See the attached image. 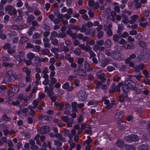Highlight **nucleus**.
Listing matches in <instances>:
<instances>
[{"mask_svg":"<svg viewBox=\"0 0 150 150\" xmlns=\"http://www.w3.org/2000/svg\"><path fill=\"white\" fill-rule=\"evenodd\" d=\"M41 51V54L44 55H47L50 53L49 50L47 49L42 50Z\"/></svg>","mask_w":150,"mask_h":150,"instance_id":"nucleus-32","label":"nucleus"},{"mask_svg":"<svg viewBox=\"0 0 150 150\" xmlns=\"http://www.w3.org/2000/svg\"><path fill=\"white\" fill-rule=\"evenodd\" d=\"M11 45L10 43L6 42L3 46V47L4 50L7 49L8 50L11 47Z\"/></svg>","mask_w":150,"mask_h":150,"instance_id":"nucleus-44","label":"nucleus"},{"mask_svg":"<svg viewBox=\"0 0 150 150\" xmlns=\"http://www.w3.org/2000/svg\"><path fill=\"white\" fill-rule=\"evenodd\" d=\"M125 148L127 150H135L136 148L131 145L126 144L125 145Z\"/></svg>","mask_w":150,"mask_h":150,"instance_id":"nucleus-31","label":"nucleus"},{"mask_svg":"<svg viewBox=\"0 0 150 150\" xmlns=\"http://www.w3.org/2000/svg\"><path fill=\"white\" fill-rule=\"evenodd\" d=\"M14 71L13 70H10L8 71L6 73V76L9 77L14 74Z\"/></svg>","mask_w":150,"mask_h":150,"instance_id":"nucleus-61","label":"nucleus"},{"mask_svg":"<svg viewBox=\"0 0 150 150\" xmlns=\"http://www.w3.org/2000/svg\"><path fill=\"white\" fill-rule=\"evenodd\" d=\"M115 145L119 148H123L124 146L123 141L120 139H117L115 143Z\"/></svg>","mask_w":150,"mask_h":150,"instance_id":"nucleus-12","label":"nucleus"},{"mask_svg":"<svg viewBox=\"0 0 150 150\" xmlns=\"http://www.w3.org/2000/svg\"><path fill=\"white\" fill-rule=\"evenodd\" d=\"M7 125L4 124V123H2L1 124H0V130L1 131H3L5 129H7Z\"/></svg>","mask_w":150,"mask_h":150,"instance_id":"nucleus-50","label":"nucleus"},{"mask_svg":"<svg viewBox=\"0 0 150 150\" xmlns=\"http://www.w3.org/2000/svg\"><path fill=\"white\" fill-rule=\"evenodd\" d=\"M136 6V2L134 1L131 2L129 7L131 9H135Z\"/></svg>","mask_w":150,"mask_h":150,"instance_id":"nucleus-54","label":"nucleus"},{"mask_svg":"<svg viewBox=\"0 0 150 150\" xmlns=\"http://www.w3.org/2000/svg\"><path fill=\"white\" fill-rule=\"evenodd\" d=\"M97 103V101L95 100H89L87 103V105L88 106L95 105Z\"/></svg>","mask_w":150,"mask_h":150,"instance_id":"nucleus-55","label":"nucleus"},{"mask_svg":"<svg viewBox=\"0 0 150 150\" xmlns=\"http://www.w3.org/2000/svg\"><path fill=\"white\" fill-rule=\"evenodd\" d=\"M116 87L115 84L114 83H112L111 86V88L110 89L109 92L110 93H112L115 91Z\"/></svg>","mask_w":150,"mask_h":150,"instance_id":"nucleus-45","label":"nucleus"},{"mask_svg":"<svg viewBox=\"0 0 150 150\" xmlns=\"http://www.w3.org/2000/svg\"><path fill=\"white\" fill-rule=\"evenodd\" d=\"M84 61V59L83 58L79 57L78 59L77 62L79 64V68H82L83 67V63Z\"/></svg>","mask_w":150,"mask_h":150,"instance_id":"nucleus-26","label":"nucleus"},{"mask_svg":"<svg viewBox=\"0 0 150 150\" xmlns=\"http://www.w3.org/2000/svg\"><path fill=\"white\" fill-rule=\"evenodd\" d=\"M24 95L23 93H21L18 96V101L19 100L21 103L22 102V101L23 100Z\"/></svg>","mask_w":150,"mask_h":150,"instance_id":"nucleus-60","label":"nucleus"},{"mask_svg":"<svg viewBox=\"0 0 150 150\" xmlns=\"http://www.w3.org/2000/svg\"><path fill=\"white\" fill-rule=\"evenodd\" d=\"M66 36V34L64 32H62L58 35V37L63 38Z\"/></svg>","mask_w":150,"mask_h":150,"instance_id":"nucleus-59","label":"nucleus"},{"mask_svg":"<svg viewBox=\"0 0 150 150\" xmlns=\"http://www.w3.org/2000/svg\"><path fill=\"white\" fill-rule=\"evenodd\" d=\"M3 118L5 121H9L11 120V117H8L7 115L5 114L3 115Z\"/></svg>","mask_w":150,"mask_h":150,"instance_id":"nucleus-52","label":"nucleus"},{"mask_svg":"<svg viewBox=\"0 0 150 150\" xmlns=\"http://www.w3.org/2000/svg\"><path fill=\"white\" fill-rule=\"evenodd\" d=\"M57 48L60 52L63 51L64 53H66L68 52L69 50V48L67 46H64L63 43L60 44Z\"/></svg>","mask_w":150,"mask_h":150,"instance_id":"nucleus-7","label":"nucleus"},{"mask_svg":"<svg viewBox=\"0 0 150 150\" xmlns=\"http://www.w3.org/2000/svg\"><path fill=\"white\" fill-rule=\"evenodd\" d=\"M33 50L34 51L39 52L40 49V47L38 45L33 46Z\"/></svg>","mask_w":150,"mask_h":150,"instance_id":"nucleus-51","label":"nucleus"},{"mask_svg":"<svg viewBox=\"0 0 150 150\" xmlns=\"http://www.w3.org/2000/svg\"><path fill=\"white\" fill-rule=\"evenodd\" d=\"M74 71L76 74L80 76H84L86 75L85 71L83 69H75L74 70Z\"/></svg>","mask_w":150,"mask_h":150,"instance_id":"nucleus-11","label":"nucleus"},{"mask_svg":"<svg viewBox=\"0 0 150 150\" xmlns=\"http://www.w3.org/2000/svg\"><path fill=\"white\" fill-rule=\"evenodd\" d=\"M143 13L148 19H150V11L145 10L143 12Z\"/></svg>","mask_w":150,"mask_h":150,"instance_id":"nucleus-30","label":"nucleus"},{"mask_svg":"<svg viewBox=\"0 0 150 150\" xmlns=\"http://www.w3.org/2000/svg\"><path fill=\"white\" fill-rule=\"evenodd\" d=\"M96 75L97 77L100 79L103 82H104L106 81V79L104 77V73L102 72V71L100 70L98 72H97L96 73Z\"/></svg>","mask_w":150,"mask_h":150,"instance_id":"nucleus-9","label":"nucleus"},{"mask_svg":"<svg viewBox=\"0 0 150 150\" xmlns=\"http://www.w3.org/2000/svg\"><path fill=\"white\" fill-rule=\"evenodd\" d=\"M35 16L32 15H28L27 17V21L28 22H30L32 20L35 19Z\"/></svg>","mask_w":150,"mask_h":150,"instance_id":"nucleus-48","label":"nucleus"},{"mask_svg":"<svg viewBox=\"0 0 150 150\" xmlns=\"http://www.w3.org/2000/svg\"><path fill=\"white\" fill-rule=\"evenodd\" d=\"M23 72H25L27 75H30L31 71L30 69L28 67H25L23 68L22 69Z\"/></svg>","mask_w":150,"mask_h":150,"instance_id":"nucleus-27","label":"nucleus"},{"mask_svg":"<svg viewBox=\"0 0 150 150\" xmlns=\"http://www.w3.org/2000/svg\"><path fill=\"white\" fill-rule=\"evenodd\" d=\"M148 148V145L143 144L137 147V149L140 150H147Z\"/></svg>","mask_w":150,"mask_h":150,"instance_id":"nucleus-23","label":"nucleus"},{"mask_svg":"<svg viewBox=\"0 0 150 150\" xmlns=\"http://www.w3.org/2000/svg\"><path fill=\"white\" fill-rule=\"evenodd\" d=\"M144 59V57L140 54V55L137 57L136 59V62H140L143 61Z\"/></svg>","mask_w":150,"mask_h":150,"instance_id":"nucleus-35","label":"nucleus"},{"mask_svg":"<svg viewBox=\"0 0 150 150\" xmlns=\"http://www.w3.org/2000/svg\"><path fill=\"white\" fill-rule=\"evenodd\" d=\"M138 17V16L137 15L132 16L131 17V19L129 21V23L131 24L134 23Z\"/></svg>","mask_w":150,"mask_h":150,"instance_id":"nucleus-20","label":"nucleus"},{"mask_svg":"<svg viewBox=\"0 0 150 150\" xmlns=\"http://www.w3.org/2000/svg\"><path fill=\"white\" fill-rule=\"evenodd\" d=\"M149 52V50L148 49H142L141 50L140 54L144 57V56L148 54Z\"/></svg>","mask_w":150,"mask_h":150,"instance_id":"nucleus-21","label":"nucleus"},{"mask_svg":"<svg viewBox=\"0 0 150 150\" xmlns=\"http://www.w3.org/2000/svg\"><path fill=\"white\" fill-rule=\"evenodd\" d=\"M42 35V33H35L33 35V39H38L40 38Z\"/></svg>","mask_w":150,"mask_h":150,"instance_id":"nucleus-36","label":"nucleus"},{"mask_svg":"<svg viewBox=\"0 0 150 150\" xmlns=\"http://www.w3.org/2000/svg\"><path fill=\"white\" fill-rule=\"evenodd\" d=\"M112 27V24L111 23H110L108 25L106 24L103 25L104 30L105 31L107 30L106 33L108 37H110L112 35L113 32L111 29Z\"/></svg>","mask_w":150,"mask_h":150,"instance_id":"nucleus-5","label":"nucleus"},{"mask_svg":"<svg viewBox=\"0 0 150 150\" xmlns=\"http://www.w3.org/2000/svg\"><path fill=\"white\" fill-rule=\"evenodd\" d=\"M136 83L131 80H127L125 81V84L122 86V89L124 93H127L130 89L135 90L137 87L135 86Z\"/></svg>","mask_w":150,"mask_h":150,"instance_id":"nucleus-1","label":"nucleus"},{"mask_svg":"<svg viewBox=\"0 0 150 150\" xmlns=\"http://www.w3.org/2000/svg\"><path fill=\"white\" fill-rule=\"evenodd\" d=\"M123 83L120 82L116 86L115 91H118L120 92V87L121 86H123Z\"/></svg>","mask_w":150,"mask_h":150,"instance_id":"nucleus-42","label":"nucleus"},{"mask_svg":"<svg viewBox=\"0 0 150 150\" xmlns=\"http://www.w3.org/2000/svg\"><path fill=\"white\" fill-rule=\"evenodd\" d=\"M125 139L126 141L129 142H136L139 139L138 136L135 134L127 136L126 137Z\"/></svg>","mask_w":150,"mask_h":150,"instance_id":"nucleus-6","label":"nucleus"},{"mask_svg":"<svg viewBox=\"0 0 150 150\" xmlns=\"http://www.w3.org/2000/svg\"><path fill=\"white\" fill-rule=\"evenodd\" d=\"M89 55L90 57H89V59H91V58L95 57L96 56V54L92 50H91L90 51H89Z\"/></svg>","mask_w":150,"mask_h":150,"instance_id":"nucleus-56","label":"nucleus"},{"mask_svg":"<svg viewBox=\"0 0 150 150\" xmlns=\"http://www.w3.org/2000/svg\"><path fill=\"white\" fill-rule=\"evenodd\" d=\"M7 52L10 54H12L16 52V50L11 47L7 50Z\"/></svg>","mask_w":150,"mask_h":150,"instance_id":"nucleus-57","label":"nucleus"},{"mask_svg":"<svg viewBox=\"0 0 150 150\" xmlns=\"http://www.w3.org/2000/svg\"><path fill=\"white\" fill-rule=\"evenodd\" d=\"M51 44L54 46H57L59 44V40L56 38H50Z\"/></svg>","mask_w":150,"mask_h":150,"instance_id":"nucleus-18","label":"nucleus"},{"mask_svg":"<svg viewBox=\"0 0 150 150\" xmlns=\"http://www.w3.org/2000/svg\"><path fill=\"white\" fill-rule=\"evenodd\" d=\"M50 84H49V85H51L52 87H53V85L57 81V79L55 78H52V79H50Z\"/></svg>","mask_w":150,"mask_h":150,"instance_id":"nucleus-49","label":"nucleus"},{"mask_svg":"<svg viewBox=\"0 0 150 150\" xmlns=\"http://www.w3.org/2000/svg\"><path fill=\"white\" fill-rule=\"evenodd\" d=\"M51 51L53 53L56 54L59 52V50L57 47H53L51 49Z\"/></svg>","mask_w":150,"mask_h":150,"instance_id":"nucleus-63","label":"nucleus"},{"mask_svg":"<svg viewBox=\"0 0 150 150\" xmlns=\"http://www.w3.org/2000/svg\"><path fill=\"white\" fill-rule=\"evenodd\" d=\"M23 16L21 15H19L17 16H15L13 19V21L15 22H18L21 21L23 19Z\"/></svg>","mask_w":150,"mask_h":150,"instance_id":"nucleus-33","label":"nucleus"},{"mask_svg":"<svg viewBox=\"0 0 150 150\" xmlns=\"http://www.w3.org/2000/svg\"><path fill=\"white\" fill-rule=\"evenodd\" d=\"M28 25L26 24L17 25H13L11 26V28L13 30H22L28 28Z\"/></svg>","mask_w":150,"mask_h":150,"instance_id":"nucleus-8","label":"nucleus"},{"mask_svg":"<svg viewBox=\"0 0 150 150\" xmlns=\"http://www.w3.org/2000/svg\"><path fill=\"white\" fill-rule=\"evenodd\" d=\"M77 103L76 102H73L71 103L72 111L73 112H76L78 111V108L76 107Z\"/></svg>","mask_w":150,"mask_h":150,"instance_id":"nucleus-24","label":"nucleus"},{"mask_svg":"<svg viewBox=\"0 0 150 150\" xmlns=\"http://www.w3.org/2000/svg\"><path fill=\"white\" fill-rule=\"evenodd\" d=\"M2 65L6 67H12L13 66L14 64L12 63H9L5 62H3L2 63Z\"/></svg>","mask_w":150,"mask_h":150,"instance_id":"nucleus-34","label":"nucleus"},{"mask_svg":"<svg viewBox=\"0 0 150 150\" xmlns=\"http://www.w3.org/2000/svg\"><path fill=\"white\" fill-rule=\"evenodd\" d=\"M27 57L29 59L31 60L35 57V55L34 53L30 52L27 55Z\"/></svg>","mask_w":150,"mask_h":150,"instance_id":"nucleus-37","label":"nucleus"},{"mask_svg":"<svg viewBox=\"0 0 150 150\" xmlns=\"http://www.w3.org/2000/svg\"><path fill=\"white\" fill-rule=\"evenodd\" d=\"M9 77V81L12 82L16 80V78L17 77V76L15 74H14Z\"/></svg>","mask_w":150,"mask_h":150,"instance_id":"nucleus-43","label":"nucleus"},{"mask_svg":"<svg viewBox=\"0 0 150 150\" xmlns=\"http://www.w3.org/2000/svg\"><path fill=\"white\" fill-rule=\"evenodd\" d=\"M74 54L78 55H79L81 53V51L80 49L79 48H76L74 51Z\"/></svg>","mask_w":150,"mask_h":150,"instance_id":"nucleus-53","label":"nucleus"},{"mask_svg":"<svg viewBox=\"0 0 150 150\" xmlns=\"http://www.w3.org/2000/svg\"><path fill=\"white\" fill-rule=\"evenodd\" d=\"M118 29L117 33L119 34H120L121 33V30H122L124 28L123 25L121 23L118 25Z\"/></svg>","mask_w":150,"mask_h":150,"instance_id":"nucleus-38","label":"nucleus"},{"mask_svg":"<svg viewBox=\"0 0 150 150\" xmlns=\"http://www.w3.org/2000/svg\"><path fill=\"white\" fill-rule=\"evenodd\" d=\"M121 16L122 18V21L124 24H126L128 22H129V19L127 18V16L124 13L121 15Z\"/></svg>","mask_w":150,"mask_h":150,"instance_id":"nucleus-16","label":"nucleus"},{"mask_svg":"<svg viewBox=\"0 0 150 150\" xmlns=\"http://www.w3.org/2000/svg\"><path fill=\"white\" fill-rule=\"evenodd\" d=\"M123 47L125 48L132 50L134 48L135 46L133 43H131L127 44H125L123 45Z\"/></svg>","mask_w":150,"mask_h":150,"instance_id":"nucleus-17","label":"nucleus"},{"mask_svg":"<svg viewBox=\"0 0 150 150\" xmlns=\"http://www.w3.org/2000/svg\"><path fill=\"white\" fill-rule=\"evenodd\" d=\"M7 140L6 137H3L0 139V145H2L4 143L7 142Z\"/></svg>","mask_w":150,"mask_h":150,"instance_id":"nucleus-29","label":"nucleus"},{"mask_svg":"<svg viewBox=\"0 0 150 150\" xmlns=\"http://www.w3.org/2000/svg\"><path fill=\"white\" fill-rule=\"evenodd\" d=\"M28 38L26 37L23 36L21 37L20 40V43L21 44H23L25 43L28 40Z\"/></svg>","mask_w":150,"mask_h":150,"instance_id":"nucleus-28","label":"nucleus"},{"mask_svg":"<svg viewBox=\"0 0 150 150\" xmlns=\"http://www.w3.org/2000/svg\"><path fill=\"white\" fill-rule=\"evenodd\" d=\"M139 46L142 47H147L148 45L147 43L144 41L140 40L139 42Z\"/></svg>","mask_w":150,"mask_h":150,"instance_id":"nucleus-40","label":"nucleus"},{"mask_svg":"<svg viewBox=\"0 0 150 150\" xmlns=\"http://www.w3.org/2000/svg\"><path fill=\"white\" fill-rule=\"evenodd\" d=\"M77 96L79 100L82 101L85 100L87 98L88 95L85 91L81 90L78 92Z\"/></svg>","mask_w":150,"mask_h":150,"instance_id":"nucleus-3","label":"nucleus"},{"mask_svg":"<svg viewBox=\"0 0 150 150\" xmlns=\"http://www.w3.org/2000/svg\"><path fill=\"white\" fill-rule=\"evenodd\" d=\"M108 61L107 59H105L101 62V66L103 68L105 67L108 64Z\"/></svg>","mask_w":150,"mask_h":150,"instance_id":"nucleus-46","label":"nucleus"},{"mask_svg":"<svg viewBox=\"0 0 150 150\" xmlns=\"http://www.w3.org/2000/svg\"><path fill=\"white\" fill-rule=\"evenodd\" d=\"M144 67L143 63H140L138 65L134 67V71L137 72H139L141 70H142L144 68Z\"/></svg>","mask_w":150,"mask_h":150,"instance_id":"nucleus-13","label":"nucleus"},{"mask_svg":"<svg viewBox=\"0 0 150 150\" xmlns=\"http://www.w3.org/2000/svg\"><path fill=\"white\" fill-rule=\"evenodd\" d=\"M19 90V87L17 86H13L12 88V91L15 93H17Z\"/></svg>","mask_w":150,"mask_h":150,"instance_id":"nucleus-58","label":"nucleus"},{"mask_svg":"<svg viewBox=\"0 0 150 150\" xmlns=\"http://www.w3.org/2000/svg\"><path fill=\"white\" fill-rule=\"evenodd\" d=\"M54 142L55 144L56 145L58 146H61L62 145V142L58 141L57 140H54Z\"/></svg>","mask_w":150,"mask_h":150,"instance_id":"nucleus-64","label":"nucleus"},{"mask_svg":"<svg viewBox=\"0 0 150 150\" xmlns=\"http://www.w3.org/2000/svg\"><path fill=\"white\" fill-rule=\"evenodd\" d=\"M105 46L106 48H110L112 45V42L109 39H107L104 42Z\"/></svg>","mask_w":150,"mask_h":150,"instance_id":"nucleus-22","label":"nucleus"},{"mask_svg":"<svg viewBox=\"0 0 150 150\" xmlns=\"http://www.w3.org/2000/svg\"><path fill=\"white\" fill-rule=\"evenodd\" d=\"M50 131V127L45 126L42 127L40 130V133L41 134H45L49 132Z\"/></svg>","mask_w":150,"mask_h":150,"instance_id":"nucleus-10","label":"nucleus"},{"mask_svg":"<svg viewBox=\"0 0 150 150\" xmlns=\"http://www.w3.org/2000/svg\"><path fill=\"white\" fill-rule=\"evenodd\" d=\"M120 37L119 35L115 34L113 36V40L115 42H117L118 41Z\"/></svg>","mask_w":150,"mask_h":150,"instance_id":"nucleus-47","label":"nucleus"},{"mask_svg":"<svg viewBox=\"0 0 150 150\" xmlns=\"http://www.w3.org/2000/svg\"><path fill=\"white\" fill-rule=\"evenodd\" d=\"M49 86L50 87V90L47 92V95L50 97L54 94V93L53 91L54 87H52L51 85H50Z\"/></svg>","mask_w":150,"mask_h":150,"instance_id":"nucleus-25","label":"nucleus"},{"mask_svg":"<svg viewBox=\"0 0 150 150\" xmlns=\"http://www.w3.org/2000/svg\"><path fill=\"white\" fill-rule=\"evenodd\" d=\"M5 10L6 12H8V14L11 16L15 15L17 13L16 10L13 6L10 5H8L5 7Z\"/></svg>","mask_w":150,"mask_h":150,"instance_id":"nucleus-4","label":"nucleus"},{"mask_svg":"<svg viewBox=\"0 0 150 150\" xmlns=\"http://www.w3.org/2000/svg\"><path fill=\"white\" fill-rule=\"evenodd\" d=\"M84 66L85 70L87 71L90 72L93 70V68L90 67V64L87 61L84 62Z\"/></svg>","mask_w":150,"mask_h":150,"instance_id":"nucleus-14","label":"nucleus"},{"mask_svg":"<svg viewBox=\"0 0 150 150\" xmlns=\"http://www.w3.org/2000/svg\"><path fill=\"white\" fill-rule=\"evenodd\" d=\"M136 55L135 54L133 53L131 54L127 59V62L131 61L132 59H135L136 57Z\"/></svg>","mask_w":150,"mask_h":150,"instance_id":"nucleus-39","label":"nucleus"},{"mask_svg":"<svg viewBox=\"0 0 150 150\" xmlns=\"http://www.w3.org/2000/svg\"><path fill=\"white\" fill-rule=\"evenodd\" d=\"M115 118L117 120L120 121L124 116V113H115Z\"/></svg>","mask_w":150,"mask_h":150,"instance_id":"nucleus-19","label":"nucleus"},{"mask_svg":"<svg viewBox=\"0 0 150 150\" xmlns=\"http://www.w3.org/2000/svg\"><path fill=\"white\" fill-rule=\"evenodd\" d=\"M86 23H83L81 26V28L80 29V31L82 33L85 32L86 34H89L90 30H87L86 32Z\"/></svg>","mask_w":150,"mask_h":150,"instance_id":"nucleus-15","label":"nucleus"},{"mask_svg":"<svg viewBox=\"0 0 150 150\" xmlns=\"http://www.w3.org/2000/svg\"><path fill=\"white\" fill-rule=\"evenodd\" d=\"M58 33L57 32L55 31H53L51 33L50 38H55L56 37H58Z\"/></svg>","mask_w":150,"mask_h":150,"instance_id":"nucleus-41","label":"nucleus"},{"mask_svg":"<svg viewBox=\"0 0 150 150\" xmlns=\"http://www.w3.org/2000/svg\"><path fill=\"white\" fill-rule=\"evenodd\" d=\"M111 58L117 61L121 60L122 59V54L119 50L113 51L111 52Z\"/></svg>","mask_w":150,"mask_h":150,"instance_id":"nucleus-2","label":"nucleus"},{"mask_svg":"<svg viewBox=\"0 0 150 150\" xmlns=\"http://www.w3.org/2000/svg\"><path fill=\"white\" fill-rule=\"evenodd\" d=\"M69 86V83L68 82H66L62 86L63 88L67 90Z\"/></svg>","mask_w":150,"mask_h":150,"instance_id":"nucleus-62","label":"nucleus"}]
</instances>
